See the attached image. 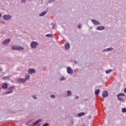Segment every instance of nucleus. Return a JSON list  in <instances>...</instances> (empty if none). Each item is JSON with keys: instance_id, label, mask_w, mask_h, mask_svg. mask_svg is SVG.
<instances>
[{"instance_id": "1", "label": "nucleus", "mask_w": 126, "mask_h": 126, "mask_svg": "<svg viewBox=\"0 0 126 126\" xmlns=\"http://www.w3.org/2000/svg\"><path fill=\"white\" fill-rule=\"evenodd\" d=\"M11 50H13V51H19L20 50L23 51V50H24V48L17 45H13L11 46Z\"/></svg>"}, {"instance_id": "2", "label": "nucleus", "mask_w": 126, "mask_h": 126, "mask_svg": "<svg viewBox=\"0 0 126 126\" xmlns=\"http://www.w3.org/2000/svg\"><path fill=\"white\" fill-rule=\"evenodd\" d=\"M9 43H10V39L7 38L3 40V41L2 43V44L3 45V46H7V45H8Z\"/></svg>"}, {"instance_id": "3", "label": "nucleus", "mask_w": 126, "mask_h": 126, "mask_svg": "<svg viewBox=\"0 0 126 126\" xmlns=\"http://www.w3.org/2000/svg\"><path fill=\"white\" fill-rule=\"evenodd\" d=\"M39 44L38 42L36 41H32L31 44V48H32V49H36V46H38Z\"/></svg>"}, {"instance_id": "4", "label": "nucleus", "mask_w": 126, "mask_h": 126, "mask_svg": "<svg viewBox=\"0 0 126 126\" xmlns=\"http://www.w3.org/2000/svg\"><path fill=\"white\" fill-rule=\"evenodd\" d=\"M3 19L4 20H6V21L10 20L11 19V16L10 15H4L3 16Z\"/></svg>"}, {"instance_id": "5", "label": "nucleus", "mask_w": 126, "mask_h": 126, "mask_svg": "<svg viewBox=\"0 0 126 126\" xmlns=\"http://www.w3.org/2000/svg\"><path fill=\"white\" fill-rule=\"evenodd\" d=\"M18 83H24L27 81L26 79H22V78H19L17 79Z\"/></svg>"}, {"instance_id": "6", "label": "nucleus", "mask_w": 126, "mask_h": 126, "mask_svg": "<svg viewBox=\"0 0 126 126\" xmlns=\"http://www.w3.org/2000/svg\"><path fill=\"white\" fill-rule=\"evenodd\" d=\"M67 69V72L68 74H72L73 73V70L71 69V67L70 66H68L66 68Z\"/></svg>"}, {"instance_id": "7", "label": "nucleus", "mask_w": 126, "mask_h": 126, "mask_svg": "<svg viewBox=\"0 0 126 126\" xmlns=\"http://www.w3.org/2000/svg\"><path fill=\"white\" fill-rule=\"evenodd\" d=\"M102 96L103 98H106V97H108L109 96V93H108V91H103L102 94Z\"/></svg>"}, {"instance_id": "8", "label": "nucleus", "mask_w": 126, "mask_h": 126, "mask_svg": "<svg viewBox=\"0 0 126 126\" xmlns=\"http://www.w3.org/2000/svg\"><path fill=\"white\" fill-rule=\"evenodd\" d=\"M36 72V70L34 68L29 69L28 70V73L29 74H32V73H35Z\"/></svg>"}, {"instance_id": "9", "label": "nucleus", "mask_w": 126, "mask_h": 126, "mask_svg": "<svg viewBox=\"0 0 126 126\" xmlns=\"http://www.w3.org/2000/svg\"><path fill=\"white\" fill-rule=\"evenodd\" d=\"M92 22L94 25H96V26L100 24V22H99V21L94 19L92 20Z\"/></svg>"}, {"instance_id": "10", "label": "nucleus", "mask_w": 126, "mask_h": 126, "mask_svg": "<svg viewBox=\"0 0 126 126\" xmlns=\"http://www.w3.org/2000/svg\"><path fill=\"white\" fill-rule=\"evenodd\" d=\"M64 47L65 50H69V48H70V44L68 43H66L64 44Z\"/></svg>"}, {"instance_id": "11", "label": "nucleus", "mask_w": 126, "mask_h": 126, "mask_svg": "<svg viewBox=\"0 0 126 126\" xmlns=\"http://www.w3.org/2000/svg\"><path fill=\"white\" fill-rule=\"evenodd\" d=\"M47 13H48V11H44L39 14V16H44V15H46Z\"/></svg>"}, {"instance_id": "12", "label": "nucleus", "mask_w": 126, "mask_h": 126, "mask_svg": "<svg viewBox=\"0 0 126 126\" xmlns=\"http://www.w3.org/2000/svg\"><path fill=\"white\" fill-rule=\"evenodd\" d=\"M114 48L113 47H109L108 48L105 49L103 50V52H105V51H107V52H110V51H113Z\"/></svg>"}, {"instance_id": "13", "label": "nucleus", "mask_w": 126, "mask_h": 126, "mask_svg": "<svg viewBox=\"0 0 126 126\" xmlns=\"http://www.w3.org/2000/svg\"><path fill=\"white\" fill-rule=\"evenodd\" d=\"M104 29H105V27L104 26L97 27L96 28V30L98 31L104 30Z\"/></svg>"}, {"instance_id": "14", "label": "nucleus", "mask_w": 126, "mask_h": 126, "mask_svg": "<svg viewBox=\"0 0 126 126\" xmlns=\"http://www.w3.org/2000/svg\"><path fill=\"white\" fill-rule=\"evenodd\" d=\"M85 115V113L84 112H81L78 114V117L80 118V117H83V116Z\"/></svg>"}, {"instance_id": "15", "label": "nucleus", "mask_w": 126, "mask_h": 126, "mask_svg": "<svg viewBox=\"0 0 126 126\" xmlns=\"http://www.w3.org/2000/svg\"><path fill=\"white\" fill-rule=\"evenodd\" d=\"M40 122H42V120L39 119L37 120L33 124V126H37L39 123H40Z\"/></svg>"}, {"instance_id": "16", "label": "nucleus", "mask_w": 126, "mask_h": 126, "mask_svg": "<svg viewBox=\"0 0 126 126\" xmlns=\"http://www.w3.org/2000/svg\"><path fill=\"white\" fill-rule=\"evenodd\" d=\"M46 37H47V38H53L54 35H53V34H47L46 35Z\"/></svg>"}, {"instance_id": "17", "label": "nucleus", "mask_w": 126, "mask_h": 126, "mask_svg": "<svg viewBox=\"0 0 126 126\" xmlns=\"http://www.w3.org/2000/svg\"><path fill=\"white\" fill-rule=\"evenodd\" d=\"M123 96H126V94L124 93H120L117 94V97H122Z\"/></svg>"}, {"instance_id": "18", "label": "nucleus", "mask_w": 126, "mask_h": 126, "mask_svg": "<svg viewBox=\"0 0 126 126\" xmlns=\"http://www.w3.org/2000/svg\"><path fill=\"white\" fill-rule=\"evenodd\" d=\"M99 93H100V89H97L95 91V95H99Z\"/></svg>"}, {"instance_id": "19", "label": "nucleus", "mask_w": 126, "mask_h": 126, "mask_svg": "<svg viewBox=\"0 0 126 126\" xmlns=\"http://www.w3.org/2000/svg\"><path fill=\"white\" fill-rule=\"evenodd\" d=\"M118 100L120 101V102H125V99L121 97H118Z\"/></svg>"}, {"instance_id": "20", "label": "nucleus", "mask_w": 126, "mask_h": 126, "mask_svg": "<svg viewBox=\"0 0 126 126\" xmlns=\"http://www.w3.org/2000/svg\"><path fill=\"white\" fill-rule=\"evenodd\" d=\"M2 88H4V89H6L7 88V84L4 83L3 85L2 86Z\"/></svg>"}, {"instance_id": "21", "label": "nucleus", "mask_w": 126, "mask_h": 126, "mask_svg": "<svg viewBox=\"0 0 126 126\" xmlns=\"http://www.w3.org/2000/svg\"><path fill=\"white\" fill-rule=\"evenodd\" d=\"M112 71H113V69H109L105 71V72L107 74H108V73H111V72Z\"/></svg>"}, {"instance_id": "22", "label": "nucleus", "mask_w": 126, "mask_h": 126, "mask_svg": "<svg viewBox=\"0 0 126 126\" xmlns=\"http://www.w3.org/2000/svg\"><path fill=\"white\" fill-rule=\"evenodd\" d=\"M26 79H29L30 78V75L26 74Z\"/></svg>"}, {"instance_id": "23", "label": "nucleus", "mask_w": 126, "mask_h": 126, "mask_svg": "<svg viewBox=\"0 0 126 126\" xmlns=\"http://www.w3.org/2000/svg\"><path fill=\"white\" fill-rule=\"evenodd\" d=\"M70 95H71V91H68L67 92V96H70Z\"/></svg>"}, {"instance_id": "24", "label": "nucleus", "mask_w": 126, "mask_h": 126, "mask_svg": "<svg viewBox=\"0 0 126 126\" xmlns=\"http://www.w3.org/2000/svg\"><path fill=\"white\" fill-rule=\"evenodd\" d=\"M12 92H13V90L9 91L6 92V93H5V94H6V95H7V94H10V93H12Z\"/></svg>"}, {"instance_id": "25", "label": "nucleus", "mask_w": 126, "mask_h": 126, "mask_svg": "<svg viewBox=\"0 0 126 126\" xmlns=\"http://www.w3.org/2000/svg\"><path fill=\"white\" fill-rule=\"evenodd\" d=\"M64 79H65L64 77L62 76L60 78V80H61V81H63L64 80Z\"/></svg>"}, {"instance_id": "26", "label": "nucleus", "mask_w": 126, "mask_h": 126, "mask_svg": "<svg viewBox=\"0 0 126 126\" xmlns=\"http://www.w3.org/2000/svg\"><path fill=\"white\" fill-rule=\"evenodd\" d=\"M14 87H10L9 89H8V90H10V91L11 90H12L13 91V89H14Z\"/></svg>"}, {"instance_id": "27", "label": "nucleus", "mask_w": 126, "mask_h": 126, "mask_svg": "<svg viewBox=\"0 0 126 126\" xmlns=\"http://www.w3.org/2000/svg\"><path fill=\"white\" fill-rule=\"evenodd\" d=\"M55 0H49L48 1V3H52V2H54L55 1Z\"/></svg>"}, {"instance_id": "28", "label": "nucleus", "mask_w": 126, "mask_h": 126, "mask_svg": "<svg viewBox=\"0 0 126 126\" xmlns=\"http://www.w3.org/2000/svg\"><path fill=\"white\" fill-rule=\"evenodd\" d=\"M2 79H3V80H5L6 79H8V76L3 77L2 78Z\"/></svg>"}, {"instance_id": "29", "label": "nucleus", "mask_w": 126, "mask_h": 126, "mask_svg": "<svg viewBox=\"0 0 126 126\" xmlns=\"http://www.w3.org/2000/svg\"><path fill=\"white\" fill-rule=\"evenodd\" d=\"M32 97L33 98V99H35V100H36L37 99V97H36V95H33L32 96Z\"/></svg>"}, {"instance_id": "30", "label": "nucleus", "mask_w": 126, "mask_h": 126, "mask_svg": "<svg viewBox=\"0 0 126 126\" xmlns=\"http://www.w3.org/2000/svg\"><path fill=\"white\" fill-rule=\"evenodd\" d=\"M81 28H82V26H81V25H79L78 26V29H79V30H80V29H81Z\"/></svg>"}, {"instance_id": "31", "label": "nucleus", "mask_w": 126, "mask_h": 126, "mask_svg": "<svg viewBox=\"0 0 126 126\" xmlns=\"http://www.w3.org/2000/svg\"><path fill=\"white\" fill-rule=\"evenodd\" d=\"M49 125V123H45L42 126H48Z\"/></svg>"}, {"instance_id": "32", "label": "nucleus", "mask_w": 126, "mask_h": 126, "mask_svg": "<svg viewBox=\"0 0 126 126\" xmlns=\"http://www.w3.org/2000/svg\"><path fill=\"white\" fill-rule=\"evenodd\" d=\"M51 25H52L53 27H52V29H54V27H55V24L54 23H52L51 24Z\"/></svg>"}, {"instance_id": "33", "label": "nucleus", "mask_w": 126, "mask_h": 126, "mask_svg": "<svg viewBox=\"0 0 126 126\" xmlns=\"http://www.w3.org/2000/svg\"><path fill=\"white\" fill-rule=\"evenodd\" d=\"M51 98H56V96L55 95H51Z\"/></svg>"}, {"instance_id": "34", "label": "nucleus", "mask_w": 126, "mask_h": 126, "mask_svg": "<svg viewBox=\"0 0 126 126\" xmlns=\"http://www.w3.org/2000/svg\"><path fill=\"white\" fill-rule=\"evenodd\" d=\"M22 2H24V3L26 2V0H22Z\"/></svg>"}, {"instance_id": "35", "label": "nucleus", "mask_w": 126, "mask_h": 126, "mask_svg": "<svg viewBox=\"0 0 126 126\" xmlns=\"http://www.w3.org/2000/svg\"><path fill=\"white\" fill-rule=\"evenodd\" d=\"M122 111H126V108H122Z\"/></svg>"}, {"instance_id": "36", "label": "nucleus", "mask_w": 126, "mask_h": 126, "mask_svg": "<svg viewBox=\"0 0 126 126\" xmlns=\"http://www.w3.org/2000/svg\"><path fill=\"white\" fill-rule=\"evenodd\" d=\"M2 17V15H1V13L0 12V18H1Z\"/></svg>"}, {"instance_id": "37", "label": "nucleus", "mask_w": 126, "mask_h": 126, "mask_svg": "<svg viewBox=\"0 0 126 126\" xmlns=\"http://www.w3.org/2000/svg\"><path fill=\"white\" fill-rule=\"evenodd\" d=\"M0 23H1V24H5L4 22H0Z\"/></svg>"}, {"instance_id": "38", "label": "nucleus", "mask_w": 126, "mask_h": 126, "mask_svg": "<svg viewBox=\"0 0 126 126\" xmlns=\"http://www.w3.org/2000/svg\"><path fill=\"white\" fill-rule=\"evenodd\" d=\"M124 92H125V93H126V88L124 89Z\"/></svg>"}, {"instance_id": "39", "label": "nucleus", "mask_w": 126, "mask_h": 126, "mask_svg": "<svg viewBox=\"0 0 126 126\" xmlns=\"http://www.w3.org/2000/svg\"><path fill=\"white\" fill-rule=\"evenodd\" d=\"M28 123H29V124L32 123V120H30V121L28 122Z\"/></svg>"}, {"instance_id": "40", "label": "nucleus", "mask_w": 126, "mask_h": 126, "mask_svg": "<svg viewBox=\"0 0 126 126\" xmlns=\"http://www.w3.org/2000/svg\"><path fill=\"white\" fill-rule=\"evenodd\" d=\"M2 72V71L1 70V68H0V73H1Z\"/></svg>"}, {"instance_id": "41", "label": "nucleus", "mask_w": 126, "mask_h": 126, "mask_svg": "<svg viewBox=\"0 0 126 126\" xmlns=\"http://www.w3.org/2000/svg\"><path fill=\"white\" fill-rule=\"evenodd\" d=\"M74 63H75V64H77V62H76V61L74 62Z\"/></svg>"}, {"instance_id": "42", "label": "nucleus", "mask_w": 126, "mask_h": 126, "mask_svg": "<svg viewBox=\"0 0 126 126\" xmlns=\"http://www.w3.org/2000/svg\"><path fill=\"white\" fill-rule=\"evenodd\" d=\"M29 125V122H28L27 124H26V126H28Z\"/></svg>"}, {"instance_id": "43", "label": "nucleus", "mask_w": 126, "mask_h": 126, "mask_svg": "<svg viewBox=\"0 0 126 126\" xmlns=\"http://www.w3.org/2000/svg\"><path fill=\"white\" fill-rule=\"evenodd\" d=\"M78 98H79V97L76 96V98H75V99H78Z\"/></svg>"}, {"instance_id": "44", "label": "nucleus", "mask_w": 126, "mask_h": 126, "mask_svg": "<svg viewBox=\"0 0 126 126\" xmlns=\"http://www.w3.org/2000/svg\"><path fill=\"white\" fill-rule=\"evenodd\" d=\"M123 113H126V111H122Z\"/></svg>"}, {"instance_id": "45", "label": "nucleus", "mask_w": 126, "mask_h": 126, "mask_svg": "<svg viewBox=\"0 0 126 126\" xmlns=\"http://www.w3.org/2000/svg\"><path fill=\"white\" fill-rule=\"evenodd\" d=\"M73 123H74V121H71V123H72V124H73Z\"/></svg>"}, {"instance_id": "46", "label": "nucleus", "mask_w": 126, "mask_h": 126, "mask_svg": "<svg viewBox=\"0 0 126 126\" xmlns=\"http://www.w3.org/2000/svg\"><path fill=\"white\" fill-rule=\"evenodd\" d=\"M41 126V124H39L38 126Z\"/></svg>"}, {"instance_id": "47", "label": "nucleus", "mask_w": 126, "mask_h": 126, "mask_svg": "<svg viewBox=\"0 0 126 126\" xmlns=\"http://www.w3.org/2000/svg\"><path fill=\"white\" fill-rule=\"evenodd\" d=\"M43 69H44V70H45V67H43Z\"/></svg>"}, {"instance_id": "48", "label": "nucleus", "mask_w": 126, "mask_h": 126, "mask_svg": "<svg viewBox=\"0 0 126 126\" xmlns=\"http://www.w3.org/2000/svg\"><path fill=\"white\" fill-rule=\"evenodd\" d=\"M1 90V89H0V91Z\"/></svg>"}, {"instance_id": "49", "label": "nucleus", "mask_w": 126, "mask_h": 126, "mask_svg": "<svg viewBox=\"0 0 126 126\" xmlns=\"http://www.w3.org/2000/svg\"><path fill=\"white\" fill-rule=\"evenodd\" d=\"M30 0V1H31V0Z\"/></svg>"}]
</instances>
